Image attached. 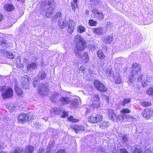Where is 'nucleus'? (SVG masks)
<instances>
[{"mask_svg": "<svg viewBox=\"0 0 153 153\" xmlns=\"http://www.w3.org/2000/svg\"><path fill=\"white\" fill-rule=\"evenodd\" d=\"M132 70L131 72V76L133 77L134 75L138 74V73H140L141 71V69L140 65L134 63L132 65L131 67Z\"/></svg>", "mask_w": 153, "mask_h": 153, "instance_id": "9", "label": "nucleus"}, {"mask_svg": "<svg viewBox=\"0 0 153 153\" xmlns=\"http://www.w3.org/2000/svg\"><path fill=\"white\" fill-rule=\"evenodd\" d=\"M7 41L5 39H3L0 41V45L3 46L7 44Z\"/></svg>", "mask_w": 153, "mask_h": 153, "instance_id": "42", "label": "nucleus"}, {"mask_svg": "<svg viewBox=\"0 0 153 153\" xmlns=\"http://www.w3.org/2000/svg\"><path fill=\"white\" fill-rule=\"evenodd\" d=\"M133 153H142V151L140 149L136 148L133 152Z\"/></svg>", "mask_w": 153, "mask_h": 153, "instance_id": "43", "label": "nucleus"}, {"mask_svg": "<svg viewBox=\"0 0 153 153\" xmlns=\"http://www.w3.org/2000/svg\"><path fill=\"white\" fill-rule=\"evenodd\" d=\"M71 128L76 133H77L79 131L85 130L84 127L83 126L77 124L71 126Z\"/></svg>", "mask_w": 153, "mask_h": 153, "instance_id": "12", "label": "nucleus"}, {"mask_svg": "<svg viewBox=\"0 0 153 153\" xmlns=\"http://www.w3.org/2000/svg\"><path fill=\"white\" fill-rule=\"evenodd\" d=\"M67 24V22L66 20L63 21L62 23L60 21H58V25L60 29H62L66 26Z\"/></svg>", "mask_w": 153, "mask_h": 153, "instance_id": "23", "label": "nucleus"}, {"mask_svg": "<svg viewBox=\"0 0 153 153\" xmlns=\"http://www.w3.org/2000/svg\"><path fill=\"white\" fill-rule=\"evenodd\" d=\"M39 93L40 94H42V91L41 89H39L38 91Z\"/></svg>", "mask_w": 153, "mask_h": 153, "instance_id": "52", "label": "nucleus"}, {"mask_svg": "<svg viewBox=\"0 0 153 153\" xmlns=\"http://www.w3.org/2000/svg\"><path fill=\"white\" fill-rule=\"evenodd\" d=\"M53 5L55 7V3L54 0H44L42 2L41 6L42 7H47L50 6L47 8V11L45 13V16L47 18L50 17L53 13L54 9L51 6Z\"/></svg>", "mask_w": 153, "mask_h": 153, "instance_id": "1", "label": "nucleus"}, {"mask_svg": "<svg viewBox=\"0 0 153 153\" xmlns=\"http://www.w3.org/2000/svg\"><path fill=\"white\" fill-rule=\"evenodd\" d=\"M22 80L24 82L27 81V82H29L31 80V79L28 76L25 75L22 77Z\"/></svg>", "mask_w": 153, "mask_h": 153, "instance_id": "35", "label": "nucleus"}, {"mask_svg": "<svg viewBox=\"0 0 153 153\" xmlns=\"http://www.w3.org/2000/svg\"><path fill=\"white\" fill-rule=\"evenodd\" d=\"M44 85H45V84H42V85H43V86Z\"/></svg>", "mask_w": 153, "mask_h": 153, "instance_id": "61", "label": "nucleus"}, {"mask_svg": "<svg viewBox=\"0 0 153 153\" xmlns=\"http://www.w3.org/2000/svg\"><path fill=\"white\" fill-rule=\"evenodd\" d=\"M103 119V115L100 114H95V123L101 122Z\"/></svg>", "mask_w": 153, "mask_h": 153, "instance_id": "15", "label": "nucleus"}, {"mask_svg": "<svg viewBox=\"0 0 153 153\" xmlns=\"http://www.w3.org/2000/svg\"><path fill=\"white\" fill-rule=\"evenodd\" d=\"M27 148L28 153H32L34 150V147L32 146H28L27 147Z\"/></svg>", "mask_w": 153, "mask_h": 153, "instance_id": "36", "label": "nucleus"}, {"mask_svg": "<svg viewBox=\"0 0 153 153\" xmlns=\"http://www.w3.org/2000/svg\"><path fill=\"white\" fill-rule=\"evenodd\" d=\"M108 126V122L105 121H104L101 123L99 125L100 128L102 129L107 128Z\"/></svg>", "mask_w": 153, "mask_h": 153, "instance_id": "26", "label": "nucleus"}, {"mask_svg": "<svg viewBox=\"0 0 153 153\" xmlns=\"http://www.w3.org/2000/svg\"><path fill=\"white\" fill-rule=\"evenodd\" d=\"M37 68V64L35 62H31L27 66V68L28 70L31 69H36Z\"/></svg>", "mask_w": 153, "mask_h": 153, "instance_id": "19", "label": "nucleus"}, {"mask_svg": "<svg viewBox=\"0 0 153 153\" xmlns=\"http://www.w3.org/2000/svg\"><path fill=\"white\" fill-rule=\"evenodd\" d=\"M33 86L34 87H35L36 86V85L34 83L33 84Z\"/></svg>", "mask_w": 153, "mask_h": 153, "instance_id": "57", "label": "nucleus"}, {"mask_svg": "<svg viewBox=\"0 0 153 153\" xmlns=\"http://www.w3.org/2000/svg\"><path fill=\"white\" fill-rule=\"evenodd\" d=\"M68 116V113L65 111L63 112V114L61 115V117L62 118H65Z\"/></svg>", "mask_w": 153, "mask_h": 153, "instance_id": "40", "label": "nucleus"}, {"mask_svg": "<svg viewBox=\"0 0 153 153\" xmlns=\"http://www.w3.org/2000/svg\"><path fill=\"white\" fill-rule=\"evenodd\" d=\"M85 14L86 15H89V11L88 10H86L85 12Z\"/></svg>", "mask_w": 153, "mask_h": 153, "instance_id": "51", "label": "nucleus"}, {"mask_svg": "<svg viewBox=\"0 0 153 153\" xmlns=\"http://www.w3.org/2000/svg\"><path fill=\"white\" fill-rule=\"evenodd\" d=\"M68 120L73 123H76L79 122V120L77 119L74 118L72 115L70 116L67 118Z\"/></svg>", "mask_w": 153, "mask_h": 153, "instance_id": "29", "label": "nucleus"}, {"mask_svg": "<svg viewBox=\"0 0 153 153\" xmlns=\"http://www.w3.org/2000/svg\"><path fill=\"white\" fill-rule=\"evenodd\" d=\"M94 85L95 88L100 92H105L107 91V89L105 85L98 80H94Z\"/></svg>", "mask_w": 153, "mask_h": 153, "instance_id": "5", "label": "nucleus"}, {"mask_svg": "<svg viewBox=\"0 0 153 153\" xmlns=\"http://www.w3.org/2000/svg\"><path fill=\"white\" fill-rule=\"evenodd\" d=\"M97 3L99 4V3H100V2H99V0H97Z\"/></svg>", "mask_w": 153, "mask_h": 153, "instance_id": "58", "label": "nucleus"}, {"mask_svg": "<svg viewBox=\"0 0 153 153\" xmlns=\"http://www.w3.org/2000/svg\"><path fill=\"white\" fill-rule=\"evenodd\" d=\"M18 1H20L22 2H24L25 0H17Z\"/></svg>", "mask_w": 153, "mask_h": 153, "instance_id": "55", "label": "nucleus"}, {"mask_svg": "<svg viewBox=\"0 0 153 153\" xmlns=\"http://www.w3.org/2000/svg\"><path fill=\"white\" fill-rule=\"evenodd\" d=\"M21 65H22V66H23V65L22 64H21Z\"/></svg>", "mask_w": 153, "mask_h": 153, "instance_id": "60", "label": "nucleus"}, {"mask_svg": "<svg viewBox=\"0 0 153 153\" xmlns=\"http://www.w3.org/2000/svg\"><path fill=\"white\" fill-rule=\"evenodd\" d=\"M85 28L81 25H79L77 27V31L79 33H82L85 31Z\"/></svg>", "mask_w": 153, "mask_h": 153, "instance_id": "30", "label": "nucleus"}, {"mask_svg": "<svg viewBox=\"0 0 153 153\" xmlns=\"http://www.w3.org/2000/svg\"><path fill=\"white\" fill-rule=\"evenodd\" d=\"M120 113L122 114H129L131 112L130 110L126 108H123L120 111Z\"/></svg>", "mask_w": 153, "mask_h": 153, "instance_id": "31", "label": "nucleus"}, {"mask_svg": "<svg viewBox=\"0 0 153 153\" xmlns=\"http://www.w3.org/2000/svg\"><path fill=\"white\" fill-rule=\"evenodd\" d=\"M46 76V74L45 71H42L39 72L38 77L40 80H42L45 79Z\"/></svg>", "mask_w": 153, "mask_h": 153, "instance_id": "27", "label": "nucleus"}, {"mask_svg": "<svg viewBox=\"0 0 153 153\" xmlns=\"http://www.w3.org/2000/svg\"><path fill=\"white\" fill-rule=\"evenodd\" d=\"M141 105L144 107H148L151 106L152 105L151 102L145 101H142L140 102Z\"/></svg>", "mask_w": 153, "mask_h": 153, "instance_id": "18", "label": "nucleus"}, {"mask_svg": "<svg viewBox=\"0 0 153 153\" xmlns=\"http://www.w3.org/2000/svg\"><path fill=\"white\" fill-rule=\"evenodd\" d=\"M68 22L67 32L69 34H71L73 32L74 30L75 24L74 20L71 19L68 20Z\"/></svg>", "mask_w": 153, "mask_h": 153, "instance_id": "11", "label": "nucleus"}, {"mask_svg": "<svg viewBox=\"0 0 153 153\" xmlns=\"http://www.w3.org/2000/svg\"><path fill=\"white\" fill-rule=\"evenodd\" d=\"M0 91L3 92L1 96L4 99L11 98L14 95V91L12 88L10 87H7L6 85L0 86Z\"/></svg>", "mask_w": 153, "mask_h": 153, "instance_id": "2", "label": "nucleus"}, {"mask_svg": "<svg viewBox=\"0 0 153 153\" xmlns=\"http://www.w3.org/2000/svg\"><path fill=\"white\" fill-rule=\"evenodd\" d=\"M113 40L112 36H108L105 38L104 41L105 43L107 44L111 43V42Z\"/></svg>", "mask_w": 153, "mask_h": 153, "instance_id": "28", "label": "nucleus"}, {"mask_svg": "<svg viewBox=\"0 0 153 153\" xmlns=\"http://www.w3.org/2000/svg\"><path fill=\"white\" fill-rule=\"evenodd\" d=\"M142 116L146 119H149L153 116V109L147 108L145 109L141 113Z\"/></svg>", "mask_w": 153, "mask_h": 153, "instance_id": "8", "label": "nucleus"}, {"mask_svg": "<svg viewBox=\"0 0 153 153\" xmlns=\"http://www.w3.org/2000/svg\"><path fill=\"white\" fill-rule=\"evenodd\" d=\"M79 41L75 45V48L77 51H84L87 47V43L85 40L80 36H77Z\"/></svg>", "mask_w": 153, "mask_h": 153, "instance_id": "3", "label": "nucleus"}, {"mask_svg": "<svg viewBox=\"0 0 153 153\" xmlns=\"http://www.w3.org/2000/svg\"><path fill=\"white\" fill-rule=\"evenodd\" d=\"M131 102L130 98H125L121 102V104L123 106H125L127 104L130 103Z\"/></svg>", "mask_w": 153, "mask_h": 153, "instance_id": "24", "label": "nucleus"}, {"mask_svg": "<svg viewBox=\"0 0 153 153\" xmlns=\"http://www.w3.org/2000/svg\"><path fill=\"white\" fill-rule=\"evenodd\" d=\"M91 12L95 16H96L98 20H102L104 19V16L103 13L99 11L96 8H93Z\"/></svg>", "mask_w": 153, "mask_h": 153, "instance_id": "10", "label": "nucleus"}, {"mask_svg": "<svg viewBox=\"0 0 153 153\" xmlns=\"http://www.w3.org/2000/svg\"><path fill=\"white\" fill-rule=\"evenodd\" d=\"M121 117L122 118L123 120L125 119H127L128 118H133V117H131L130 115H122V116Z\"/></svg>", "mask_w": 153, "mask_h": 153, "instance_id": "45", "label": "nucleus"}, {"mask_svg": "<svg viewBox=\"0 0 153 153\" xmlns=\"http://www.w3.org/2000/svg\"><path fill=\"white\" fill-rule=\"evenodd\" d=\"M93 32L97 34L100 35L102 33V29L101 27H96L93 29Z\"/></svg>", "mask_w": 153, "mask_h": 153, "instance_id": "22", "label": "nucleus"}, {"mask_svg": "<svg viewBox=\"0 0 153 153\" xmlns=\"http://www.w3.org/2000/svg\"><path fill=\"white\" fill-rule=\"evenodd\" d=\"M83 57H84L83 60L85 63H87L88 62L89 59L87 52H84Z\"/></svg>", "mask_w": 153, "mask_h": 153, "instance_id": "32", "label": "nucleus"}, {"mask_svg": "<svg viewBox=\"0 0 153 153\" xmlns=\"http://www.w3.org/2000/svg\"><path fill=\"white\" fill-rule=\"evenodd\" d=\"M90 112V110L87 108L85 114H88Z\"/></svg>", "mask_w": 153, "mask_h": 153, "instance_id": "50", "label": "nucleus"}, {"mask_svg": "<svg viewBox=\"0 0 153 153\" xmlns=\"http://www.w3.org/2000/svg\"><path fill=\"white\" fill-rule=\"evenodd\" d=\"M14 90L16 95L19 96L23 95V92L22 89L17 85H16L14 87Z\"/></svg>", "mask_w": 153, "mask_h": 153, "instance_id": "14", "label": "nucleus"}, {"mask_svg": "<svg viewBox=\"0 0 153 153\" xmlns=\"http://www.w3.org/2000/svg\"><path fill=\"white\" fill-rule=\"evenodd\" d=\"M60 101L63 104H68L70 102V99L68 97H62L60 99Z\"/></svg>", "mask_w": 153, "mask_h": 153, "instance_id": "20", "label": "nucleus"}, {"mask_svg": "<svg viewBox=\"0 0 153 153\" xmlns=\"http://www.w3.org/2000/svg\"><path fill=\"white\" fill-rule=\"evenodd\" d=\"M19 151L18 150L16 149L14 150L13 153H19Z\"/></svg>", "mask_w": 153, "mask_h": 153, "instance_id": "53", "label": "nucleus"}, {"mask_svg": "<svg viewBox=\"0 0 153 153\" xmlns=\"http://www.w3.org/2000/svg\"><path fill=\"white\" fill-rule=\"evenodd\" d=\"M88 121L91 124H95V114H92L89 116L87 118Z\"/></svg>", "mask_w": 153, "mask_h": 153, "instance_id": "16", "label": "nucleus"}, {"mask_svg": "<svg viewBox=\"0 0 153 153\" xmlns=\"http://www.w3.org/2000/svg\"><path fill=\"white\" fill-rule=\"evenodd\" d=\"M46 88L47 89H48V88H47V87H46Z\"/></svg>", "mask_w": 153, "mask_h": 153, "instance_id": "62", "label": "nucleus"}, {"mask_svg": "<svg viewBox=\"0 0 153 153\" xmlns=\"http://www.w3.org/2000/svg\"><path fill=\"white\" fill-rule=\"evenodd\" d=\"M33 116L31 114H30L29 113L28 114L22 113L19 114L17 119L19 123H23L27 121L33 120Z\"/></svg>", "mask_w": 153, "mask_h": 153, "instance_id": "4", "label": "nucleus"}, {"mask_svg": "<svg viewBox=\"0 0 153 153\" xmlns=\"http://www.w3.org/2000/svg\"><path fill=\"white\" fill-rule=\"evenodd\" d=\"M4 8L5 11L7 12L13 11L15 9V7L12 4L6 3L4 6Z\"/></svg>", "mask_w": 153, "mask_h": 153, "instance_id": "13", "label": "nucleus"}, {"mask_svg": "<svg viewBox=\"0 0 153 153\" xmlns=\"http://www.w3.org/2000/svg\"><path fill=\"white\" fill-rule=\"evenodd\" d=\"M108 117L111 120H115L118 122L121 120L120 115H118L116 114L114 111L112 109H110L108 110Z\"/></svg>", "mask_w": 153, "mask_h": 153, "instance_id": "7", "label": "nucleus"}, {"mask_svg": "<svg viewBox=\"0 0 153 153\" xmlns=\"http://www.w3.org/2000/svg\"><path fill=\"white\" fill-rule=\"evenodd\" d=\"M120 151V153H129L125 148L121 149Z\"/></svg>", "mask_w": 153, "mask_h": 153, "instance_id": "44", "label": "nucleus"}, {"mask_svg": "<svg viewBox=\"0 0 153 153\" xmlns=\"http://www.w3.org/2000/svg\"><path fill=\"white\" fill-rule=\"evenodd\" d=\"M24 88L25 89H28L29 88V85L27 86V87H24Z\"/></svg>", "mask_w": 153, "mask_h": 153, "instance_id": "54", "label": "nucleus"}, {"mask_svg": "<svg viewBox=\"0 0 153 153\" xmlns=\"http://www.w3.org/2000/svg\"><path fill=\"white\" fill-rule=\"evenodd\" d=\"M4 19L3 15L0 13V22H1Z\"/></svg>", "mask_w": 153, "mask_h": 153, "instance_id": "49", "label": "nucleus"}, {"mask_svg": "<svg viewBox=\"0 0 153 153\" xmlns=\"http://www.w3.org/2000/svg\"><path fill=\"white\" fill-rule=\"evenodd\" d=\"M97 55L98 57L100 59H104L106 57L103 52L100 50L97 51Z\"/></svg>", "mask_w": 153, "mask_h": 153, "instance_id": "21", "label": "nucleus"}, {"mask_svg": "<svg viewBox=\"0 0 153 153\" xmlns=\"http://www.w3.org/2000/svg\"><path fill=\"white\" fill-rule=\"evenodd\" d=\"M58 153H65V151L63 149H60L57 152Z\"/></svg>", "mask_w": 153, "mask_h": 153, "instance_id": "47", "label": "nucleus"}, {"mask_svg": "<svg viewBox=\"0 0 153 153\" xmlns=\"http://www.w3.org/2000/svg\"><path fill=\"white\" fill-rule=\"evenodd\" d=\"M100 101L99 95L98 94L95 95L92 104L90 105V107L94 109L99 108L100 106Z\"/></svg>", "mask_w": 153, "mask_h": 153, "instance_id": "6", "label": "nucleus"}, {"mask_svg": "<svg viewBox=\"0 0 153 153\" xmlns=\"http://www.w3.org/2000/svg\"><path fill=\"white\" fill-rule=\"evenodd\" d=\"M147 94L149 96L153 95V88L150 87L146 91Z\"/></svg>", "mask_w": 153, "mask_h": 153, "instance_id": "34", "label": "nucleus"}, {"mask_svg": "<svg viewBox=\"0 0 153 153\" xmlns=\"http://www.w3.org/2000/svg\"><path fill=\"white\" fill-rule=\"evenodd\" d=\"M21 61V58L20 56H18L16 58V64L17 67H18Z\"/></svg>", "mask_w": 153, "mask_h": 153, "instance_id": "38", "label": "nucleus"}, {"mask_svg": "<svg viewBox=\"0 0 153 153\" xmlns=\"http://www.w3.org/2000/svg\"><path fill=\"white\" fill-rule=\"evenodd\" d=\"M122 80L120 77L117 78L115 79V83L117 84H120Z\"/></svg>", "mask_w": 153, "mask_h": 153, "instance_id": "41", "label": "nucleus"}, {"mask_svg": "<svg viewBox=\"0 0 153 153\" xmlns=\"http://www.w3.org/2000/svg\"><path fill=\"white\" fill-rule=\"evenodd\" d=\"M78 0H72V1L71 2V6L72 10L75 11L76 8H78Z\"/></svg>", "mask_w": 153, "mask_h": 153, "instance_id": "17", "label": "nucleus"}, {"mask_svg": "<svg viewBox=\"0 0 153 153\" xmlns=\"http://www.w3.org/2000/svg\"><path fill=\"white\" fill-rule=\"evenodd\" d=\"M7 56L8 58L11 59H13L14 58V55L13 53H10L9 52H7Z\"/></svg>", "mask_w": 153, "mask_h": 153, "instance_id": "37", "label": "nucleus"}, {"mask_svg": "<svg viewBox=\"0 0 153 153\" xmlns=\"http://www.w3.org/2000/svg\"><path fill=\"white\" fill-rule=\"evenodd\" d=\"M150 82V81L149 80H146L145 81L142 82V85L143 87H146L148 86L149 83Z\"/></svg>", "mask_w": 153, "mask_h": 153, "instance_id": "39", "label": "nucleus"}, {"mask_svg": "<svg viewBox=\"0 0 153 153\" xmlns=\"http://www.w3.org/2000/svg\"><path fill=\"white\" fill-rule=\"evenodd\" d=\"M88 24L90 26H95L97 24V21L94 20L92 19H90L88 21Z\"/></svg>", "mask_w": 153, "mask_h": 153, "instance_id": "25", "label": "nucleus"}, {"mask_svg": "<svg viewBox=\"0 0 153 153\" xmlns=\"http://www.w3.org/2000/svg\"><path fill=\"white\" fill-rule=\"evenodd\" d=\"M46 153H51L50 151L47 152Z\"/></svg>", "mask_w": 153, "mask_h": 153, "instance_id": "56", "label": "nucleus"}, {"mask_svg": "<svg viewBox=\"0 0 153 153\" xmlns=\"http://www.w3.org/2000/svg\"><path fill=\"white\" fill-rule=\"evenodd\" d=\"M108 72H109V71L108 70H107L106 73H108Z\"/></svg>", "mask_w": 153, "mask_h": 153, "instance_id": "59", "label": "nucleus"}, {"mask_svg": "<svg viewBox=\"0 0 153 153\" xmlns=\"http://www.w3.org/2000/svg\"><path fill=\"white\" fill-rule=\"evenodd\" d=\"M62 16L61 12L60 11H58L55 13L52 20L53 19H57V18H60Z\"/></svg>", "mask_w": 153, "mask_h": 153, "instance_id": "33", "label": "nucleus"}, {"mask_svg": "<svg viewBox=\"0 0 153 153\" xmlns=\"http://www.w3.org/2000/svg\"><path fill=\"white\" fill-rule=\"evenodd\" d=\"M105 99L106 100V102L107 103H108L109 102L110 100L109 97L107 96H106Z\"/></svg>", "mask_w": 153, "mask_h": 153, "instance_id": "48", "label": "nucleus"}, {"mask_svg": "<svg viewBox=\"0 0 153 153\" xmlns=\"http://www.w3.org/2000/svg\"><path fill=\"white\" fill-rule=\"evenodd\" d=\"M143 75V74H142L138 76L137 79V80L138 82L141 81L142 80Z\"/></svg>", "mask_w": 153, "mask_h": 153, "instance_id": "46", "label": "nucleus"}]
</instances>
